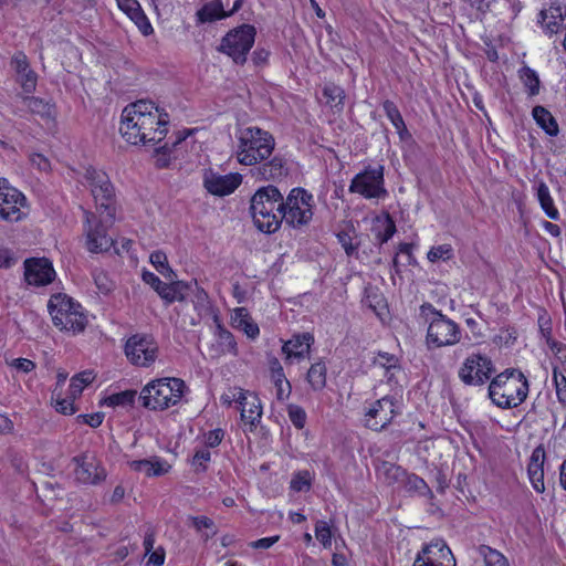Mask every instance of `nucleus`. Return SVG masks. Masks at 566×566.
I'll return each instance as SVG.
<instances>
[{
	"label": "nucleus",
	"instance_id": "nucleus-1",
	"mask_svg": "<svg viewBox=\"0 0 566 566\" xmlns=\"http://www.w3.org/2000/svg\"><path fill=\"white\" fill-rule=\"evenodd\" d=\"M85 181L96 203L98 216L85 211L86 248L92 253H103L115 247V240L108 229L115 221V189L108 175L101 169L88 166L84 174Z\"/></svg>",
	"mask_w": 566,
	"mask_h": 566
},
{
	"label": "nucleus",
	"instance_id": "nucleus-2",
	"mask_svg": "<svg viewBox=\"0 0 566 566\" xmlns=\"http://www.w3.org/2000/svg\"><path fill=\"white\" fill-rule=\"evenodd\" d=\"M284 197L274 186L262 187L251 198L250 210L254 224L265 233H274L281 227Z\"/></svg>",
	"mask_w": 566,
	"mask_h": 566
},
{
	"label": "nucleus",
	"instance_id": "nucleus-3",
	"mask_svg": "<svg viewBox=\"0 0 566 566\" xmlns=\"http://www.w3.org/2000/svg\"><path fill=\"white\" fill-rule=\"evenodd\" d=\"M48 311L53 325L64 333L81 334L88 324L85 308L65 293L52 294L48 302Z\"/></svg>",
	"mask_w": 566,
	"mask_h": 566
},
{
	"label": "nucleus",
	"instance_id": "nucleus-4",
	"mask_svg": "<svg viewBox=\"0 0 566 566\" xmlns=\"http://www.w3.org/2000/svg\"><path fill=\"white\" fill-rule=\"evenodd\" d=\"M528 395V381L517 369H506L495 376L489 386V397L497 407L511 409L520 406Z\"/></svg>",
	"mask_w": 566,
	"mask_h": 566
},
{
	"label": "nucleus",
	"instance_id": "nucleus-5",
	"mask_svg": "<svg viewBox=\"0 0 566 566\" xmlns=\"http://www.w3.org/2000/svg\"><path fill=\"white\" fill-rule=\"evenodd\" d=\"M237 138L235 158L244 166H255L268 159L275 147L273 136L255 126L240 129Z\"/></svg>",
	"mask_w": 566,
	"mask_h": 566
},
{
	"label": "nucleus",
	"instance_id": "nucleus-6",
	"mask_svg": "<svg viewBox=\"0 0 566 566\" xmlns=\"http://www.w3.org/2000/svg\"><path fill=\"white\" fill-rule=\"evenodd\" d=\"M167 281L168 282H164L153 272L144 270V283L149 285L166 305H169L174 302H184L188 296V292L192 291V287H195L197 292V303L195 305L196 310L200 311L207 308L208 294L202 289H200L197 283L192 285L191 283L178 281L176 279Z\"/></svg>",
	"mask_w": 566,
	"mask_h": 566
},
{
	"label": "nucleus",
	"instance_id": "nucleus-7",
	"mask_svg": "<svg viewBox=\"0 0 566 566\" xmlns=\"http://www.w3.org/2000/svg\"><path fill=\"white\" fill-rule=\"evenodd\" d=\"M186 390V384L179 378H161L144 386V407L164 410L177 405Z\"/></svg>",
	"mask_w": 566,
	"mask_h": 566
},
{
	"label": "nucleus",
	"instance_id": "nucleus-8",
	"mask_svg": "<svg viewBox=\"0 0 566 566\" xmlns=\"http://www.w3.org/2000/svg\"><path fill=\"white\" fill-rule=\"evenodd\" d=\"M421 315L429 321L427 342L434 347L451 346L460 340V328L455 322L437 311L431 304L420 307Z\"/></svg>",
	"mask_w": 566,
	"mask_h": 566
},
{
	"label": "nucleus",
	"instance_id": "nucleus-9",
	"mask_svg": "<svg viewBox=\"0 0 566 566\" xmlns=\"http://www.w3.org/2000/svg\"><path fill=\"white\" fill-rule=\"evenodd\" d=\"M314 197L303 188H293L284 199L281 223L284 221L294 229H302L313 219Z\"/></svg>",
	"mask_w": 566,
	"mask_h": 566
},
{
	"label": "nucleus",
	"instance_id": "nucleus-10",
	"mask_svg": "<svg viewBox=\"0 0 566 566\" xmlns=\"http://www.w3.org/2000/svg\"><path fill=\"white\" fill-rule=\"evenodd\" d=\"M256 30L253 25L242 24L230 30L221 40L218 51L230 56L234 63L244 64L247 55L254 44Z\"/></svg>",
	"mask_w": 566,
	"mask_h": 566
},
{
	"label": "nucleus",
	"instance_id": "nucleus-11",
	"mask_svg": "<svg viewBox=\"0 0 566 566\" xmlns=\"http://www.w3.org/2000/svg\"><path fill=\"white\" fill-rule=\"evenodd\" d=\"M29 214L27 197L12 187L8 179L0 178V219L6 222H19Z\"/></svg>",
	"mask_w": 566,
	"mask_h": 566
},
{
	"label": "nucleus",
	"instance_id": "nucleus-12",
	"mask_svg": "<svg viewBox=\"0 0 566 566\" xmlns=\"http://www.w3.org/2000/svg\"><path fill=\"white\" fill-rule=\"evenodd\" d=\"M350 193H357L365 199H384L388 192L385 188L384 166L375 168L367 167L364 171L357 174L350 181Z\"/></svg>",
	"mask_w": 566,
	"mask_h": 566
},
{
	"label": "nucleus",
	"instance_id": "nucleus-13",
	"mask_svg": "<svg viewBox=\"0 0 566 566\" xmlns=\"http://www.w3.org/2000/svg\"><path fill=\"white\" fill-rule=\"evenodd\" d=\"M170 117L165 108L144 99V144L160 142L168 133Z\"/></svg>",
	"mask_w": 566,
	"mask_h": 566
},
{
	"label": "nucleus",
	"instance_id": "nucleus-14",
	"mask_svg": "<svg viewBox=\"0 0 566 566\" xmlns=\"http://www.w3.org/2000/svg\"><path fill=\"white\" fill-rule=\"evenodd\" d=\"M495 373L492 360L481 354H472L467 357L459 369V378L469 386L485 384Z\"/></svg>",
	"mask_w": 566,
	"mask_h": 566
},
{
	"label": "nucleus",
	"instance_id": "nucleus-15",
	"mask_svg": "<svg viewBox=\"0 0 566 566\" xmlns=\"http://www.w3.org/2000/svg\"><path fill=\"white\" fill-rule=\"evenodd\" d=\"M398 413V400L394 396H385L373 402L366 410L365 426L371 430L381 431Z\"/></svg>",
	"mask_w": 566,
	"mask_h": 566
},
{
	"label": "nucleus",
	"instance_id": "nucleus-16",
	"mask_svg": "<svg viewBox=\"0 0 566 566\" xmlns=\"http://www.w3.org/2000/svg\"><path fill=\"white\" fill-rule=\"evenodd\" d=\"M119 134L132 146L142 143V99H137L124 107L119 122Z\"/></svg>",
	"mask_w": 566,
	"mask_h": 566
},
{
	"label": "nucleus",
	"instance_id": "nucleus-17",
	"mask_svg": "<svg viewBox=\"0 0 566 566\" xmlns=\"http://www.w3.org/2000/svg\"><path fill=\"white\" fill-rule=\"evenodd\" d=\"M24 281L32 286H46L51 284L55 277L56 272L52 261L49 258L32 256L23 262Z\"/></svg>",
	"mask_w": 566,
	"mask_h": 566
},
{
	"label": "nucleus",
	"instance_id": "nucleus-18",
	"mask_svg": "<svg viewBox=\"0 0 566 566\" xmlns=\"http://www.w3.org/2000/svg\"><path fill=\"white\" fill-rule=\"evenodd\" d=\"M451 549L442 539L432 541L418 553L412 566H455Z\"/></svg>",
	"mask_w": 566,
	"mask_h": 566
},
{
	"label": "nucleus",
	"instance_id": "nucleus-19",
	"mask_svg": "<svg viewBox=\"0 0 566 566\" xmlns=\"http://www.w3.org/2000/svg\"><path fill=\"white\" fill-rule=\"evenodd\" d=\"M74 461L76 463L74 473L77 482L95 485L106 479V471L95 457L83 454L75 457Z\"/></svg>",
	"mask_w": 566,
	"mask_h": 566
},
{
	"label": "nucleus",
	"instance_id": "nucleus-20",
	"mask_svg": "<svg viewBox=\"0 0 566 566\" xmlns=\"http://www.w3.org/2000/svg\"><path fill=\"white\" fill-rule=\"evenodd\" d=\"M11 66L17 74V82L25 94H32L38 84V74L31 69L24 52H15L11 57Z\"/></svg>",
	"mask_w": 566,
	"mask_h": 566
},
{
	"label": "nucleus",
	"instance_id": "nucleus-21",
	"mask_svg": "<svg viewBox=\"0 0 566 566\" xmlns=\"http://www.w3.org/2000/svg\"><path fill=\"white\" fill-rule=\"evenodd\" d=\"M239 399H241L239 401L241 419L245 424H249L250 430H252L255 428L256 423L260 422L262 417L260 399L256 395L249 391L240 392Z\"/></svg>",
	"mask_w": 566,
	"mask_h": 566
},
{
	"label": "nucleus",
	"instance_id": "nucleus-22",
	"mask_svg": "<svg viewBox=\"0 0 566 566\" xmlns=\"http://www.w3.org/2000/svg\"><path fill=\"white\" fill-rule=\"evenodd\" d=\"M237 343L233 335L218 323L216 328V340L208 347L207 352L211 359H217L226 354L235 353Z\"/></svg>",
	"mask_w": 566,
	"mask_h": 566
},
{
	"label": "nucleus",
	"instance_id": "nucleus-23",
	"mask_svg": "<svg viewBox=\"0 0 566 566\" xmlns=\"http://www.w3.org/2000/svg\"><path fill=\"white\" fill-rule=\"evenodd\" d=\"M545 449L543 446L536 447L531 455V460L527 467V473L532 486L538 493H543L545 491L544 483V461H545Z\"/></svg>",
	"mask_w": 566,
	"mask_h": 566
},
{
	"label": "nucleus",
	"instance_id": "nucleus-24",
	"mask_svg": "<svg viewBox=\"0 0 566 566\" xmlns=\"http://www.w3.org/2000/svg\"><path fill=\"white\" fill-rule=\"evenodd\" d=\"M241 184L238 175L211 176L206 178L205 186L207 190L216 196H227L232 193Z\"/></svg>",
	"mask_w": 566,
	"mask_h": 566
},
{
	"label": "nucleus",
	"instance_id": "nucleus-25",
	"mask_svg": "<svg viewBox=\"0 0 566 566\" xmlns=\"http://www.w3.org/2000/svg\"><path fill=\"white\" fill-rule=\"evenodd\" d=\"M566 8L555 1L548 9L542 10L539 13L541 23L548 34L557 33L564 25Z\"/></svg>",
	"mask_w": 566,
	"mask_h": 566
},
{
	"label": "nucleus",
	"instance_id": "nucleus-26",
	"mask_svg": "<svg viewBox=\"0 0 566 566\" xmlns=\"http://www.w3.org/2000/svg\"><path fill=\"white\" fill-rule=\"evenodd\" d=\"M313 343L314 336L312 334H298L283 345L282 352L286 355V358H302L310 353Z\"/></svg>",
	"mask_w": 566,
	"mask_h": 566
},
{
	"label": "nucleus",
	"instance_id": "nucleus-27",
	"mask_svg": "<svg viewBox=\"0 0 566 566\" xmlns=\"http://www.w3.org/2000/svg\"><path fill=\"white\" fill-rule=\"evenodd\" d=\"M271 378L276 388V398L279 400H285L291 395V385L286 379L283 367L277 358L270 360Z\"/></svg>",
	"mask_w": 566,
	"mask_h": 566
},
{
	"label": "nucleus",
	"instance_id": "nucleus-28",
	"mask_svg": "<svg viewBox=\"0 0 566 566\" xmlns=\"http://www.w3.org/2000/svg\"><path fill=\"white\" fill-rule=\"evenodd\" d=\"M373 233L380 244L387 242L396 232V224L392 218L385 213L382 216H377L373 220Z\"/></svg>",
	"mask_w": 566,
	"mask_h": 566
},
{
	"label": "nucleus",
	"instance_id": "nucleus-29",
	"mask_svg": "<svg viewBox=\"0 0 566 566\" xmlns=\"http://www.w3.org/2000/svg\"><path fill=\"white\" fill-rule=\"evenodd\" d=\"M137 390L135 389H126L119 392H113L105 396L101 400V406H106L111 408L122 407V408H130L134 406L136 401Z\"/></svg>",
	"mask_w": 566,
	"mask_h": 566
},
{
	"label": "nucleus",
	"instance_id": "nucleus-30",
	"mask_svg": "<svg viewBox=\"0 0 566 566\" xmlns=\"http://www.w3.org/2000/svg\"><path fill=\"white\" fill-rule=\"evenodd\" d=\"M76 400L77 399H73L70 392L63 396L62 390H53L51 395L52 406L56 412L63 416H73L77 412L78 409L75 406Z\"/></svg>",
	"mask_w": 566,
	"mask_h": 566
},
{
	"label": "nucleus",
	"instance_id": "nucleus-31",
	"mask_svg": "<svg viewBox=\"0 0 566 566\" xmlns=\"http://www.w3.org/2000/svg\"><path fill=\"white\" fill-rule=\"evenodd\" d=\"M382 108L386 113V116L396 128L400 139H408L410 137V134L396 104L392 101L387 99L382 103Z\"/></svg>",
	"mask_w": 566,
	"mask_h": 566
},
{
	"label": "nucleus",
	"instance_id": "nucleus-32",
	"mask_svg": "<svg viewBox=\"0 0 566 566\" xmlns=\"http://www.w3.org/2000/svg\"><path fill=\"white\" fill-rule=\"evenodd\" d=\"M532 115L536 124L544 129L549 136L558 134V125L554 116L545 107L537 105L533 108Z\"/></svg>",
	"mask_w": 566,
	"mask_h": 566
},
{
	"label": "nucleus",
	"instance_id": "nucleus-33",
	"mask_svg": "<svg viewBox=\"0 0 566 566\" xmlns=\"http://www.w3.org/2000/svg\"><path fill=\"white\" fill-rule=\"evenodd\" d=\"M95 379V374L93 370H83L81 373L75 374L69 385L67 392H70L73 399H78L83 390L91 385Z\"/></svg>",
	"mask_w": 566,
	"mask_h": 566
},
{
	"label": "nucleus",
	"instance_id": "nucleus-34",
	"mask_svg": "<svg viewBox=\"0 0 566 566\" xmlns=\"http://www.w3.org/2000/svg\"><path fill=\"white\" fill-rule=\"evenodd\" d=\"M536 196L546 216L552 220H557L559 218V212L555 208L549 189L544 181H539L537 184Z\"/></svg>",
	"mask_w": 566,
	"mask_h": 566
},
{
	"label": "nucleus",
	"instance_id": "nucleus-35",
	"mask_svg": "<svg viewBox=\"0 0 566 566\" xmlns=\"http://www.w3.org/2000/svg\"><path fill=\"white\" fill-rule=\"evenodd\" d=\"M259 175L263 179H279L286 175L285 163L281 157H273L270 161L264 163L258 168Z\"/></svg>",
	"mask_w": 566,
	"mask_h": 566
},
{
	"label": "nucleus",
	"instance_id": "nucleus-36",
	"mask_svg": "<svg viewBox=\"0 0 566 566\" xmlns=\"http://www.w3.org/2000/svg\"><path fill=\"white\" fill-rule=\"evenodd\" d=\"M154 538L147 536L144 538V558L147 557L145 566H163L166 558V551L163 546L154 548Z\"/></svg>",
	"mask_w": 566,
	"mask_h": 566
},
{
	"label": "nucleus",
	"instance_id": "nucleus-37",
	"mask_svg": "<svg viewBox=\"0 0 566 566\" xmlns=\"http://www.w3.org/2000/svg\"><path fill=\"white\" fill-rule=\"evenodd\" d=\"M198 19L200 22H212L228 17V12L224 11L221 1H211L206 3L198 12Z\"/></svg>",
	"mask_w": 566,
	"mask_h": 566
},
{
	"label": "nucleus",
	"instance_id": "nucleus-38",
	"mask_svg": "<svg viewBox=\"0 0 566 566\" xmlns=\"http://www.w3.org/2000/svg\"><path fill=\"white\" fill-rule=\"evenodd\" d=\"M327 367L323 361L313 364L307 371V381L313 390H323L326 386Z\"/></svg>",
	"mask_w": 566,
	"mask_h": 566
},
{
	"label": "nucleus",
	"instance_id": "nucleus-39",
	"mask_svg": "<svg viewBox=\"0 0 566 566\" xmlns=\"http://www.w3.org/2000/svg\"><path fill=\"white\" fill-rule=\"evenodd\" d=\"M149 263L165 280H171L177 277L175 271L169 265L166 253H164L163 251L153 252L149 255Z\"/></svg>",
	"mask_w": 566,
	"mask_h": 566
},
{
	"label": "nucleus",
	"instance_id": "nucleus-40",
	"mask_svg": "<svg viewBox=\"0 0 566 566\" xmlns=\"http://www.w3.org/2000/svg\"><path fill=\"white\" fill-rule=\"evenodd\" d=\"M323 96L326 98V104L335 107L338 111L343 109L345 92L342 87L334 83H327L323 87Z\"/></svg>",
	"mask_w": 566,
	"mask_h": 566
},
{
	"label": "nucleus",
	"instance_id": "nucleus-41",
	"mask_svg": "<svg viewBox=\"0 0 566 566\" xmlns=\"http://www.w3.org/2000/svg\"><path fill=\"white\" fill-rule=\"evenodd\" d=\"M117 7L120 11L142 30V7L137 0H116Z\"/></svg>",
	"mask_w": 566,
	"mask_h": 566
},
{
	"label": "nucleus",
	"instance_id": "nucleus-42",
	"mask_svg": "<svg viewBox=\"0 0 566 566\" xmlns=\"http://www.w3.org/2000/svg\"><path fill=\"white\" fill-rule=\"evenodd\" d=\"M124 352H125V355L127 357V359L136 365V366H139L142 365L140 363V353H142V335L139 334H135L133 336H130L127 340H126V344H125V347H124Z\"/></svg>",
	"mask_w": 566,
	"mask_h": 566
},
{
	"label": "nucleus",
	"instance_id": "nucleus-43",
	"mask_svg": "<svg viewBox=\"0 0 566 566\" xmlns=\"http://www.w3.org/2000/svg\"><path fill=\"white\" fill-rule=\"evenodd\" d=\"M480 554L484 558L485 566H509L504 555L489 546H481Z\"/></svg>",
	"mask_w": 566,
	"mask_h": 566
},
{
	"label": "nucleus",
	"instance_id": "nucleus-44",
	"mask_svg": "<svg viewBox=\"0 0 566 566\" xmlns=\"http://www.w3.org/2000/svg\"><path fill=\"white\" fill-rule=\"evenodd\" d=\"M92 275L95 285L101 293L107 294L113 291L115 284L106 271L102 269H95Z\"/></svg>",
	"mask_w": 566,
	"mask_h": 566
},
{
	"label": "nucleus",
	"instance_id": "nucleus-45",
	"mask_svg": "<svg viewBox=\"0 0 566 566\" xmlns=\"http://www.w3.org/2000/svg\"><path fill=\"white\" fill-rule=\"evenodd\" d=\"M170 464L167 461L157 458L151 460H144V469L149 476H160L170 470Z\"/></svg>",
	"mask_w": 566,
	"mask_h": 566
},
{
	"label": "nucleus",
	"instance_id": "nucleus-46",
	"mask_svg": "<svg viewBox=\"0 0 566 566\" xmlns=\"http://www.w3.org/2000/svg\"><path fill=\"white\" fill-rule=\"evenodd\" d=\"M23 103L34 114L43 116L50 113V104L41 97L27 94V96L23 97Z\"/></svg>",
	"mask_w": 566,
	"mask_h": 566
},
{
	"label": "nucleus",
	"instance_id": "nucleus-47",
	"mask_svg": "<svg viewBox=\"0 0 566 566\" xmlns=\"http://www.w3.org/2000/svg\"><path fill=\"white\" fill-rule=\"evenodd\" d=\"M172 148H170L167 144L164 146L156 148L153 154L154 165L158 169L168 168L171 163V153Z\"/></svg>",
	"mask_w": 566,
	"mask_h": 566
},
{
	"label": "nucleus",
	"instance_id": "nucleus-48",
	"mask_svg": "<svg viewBox=\"0 0 566 566\" xmlns=\"http://www.w3.org/2000/svg\"><path fill=\"white\" fill-rule=\"evenodd\" d=\"M354 233H355V229L353 227H350L348 230H343L337 233L338 242L345 250L346 254L349 256L353 255L354 253H356L357 249H358V244L353 242Z\"/></svg>",
	"mask_w": 566,
	"mask_h": 566
},
{
	"label": "nucleus",
	"instance_id": "nucleus-49",
	"mask_svg": "<svg viewBox=\"0 0 566 566\" xmlns=\"http://www.w3.org/2000/svg\"><path fill=\"white\" fill-rule=\"evenodd\" d=\"M312 485V475L310 471H298L291 480V489L296 492L308 491Z\"/></svg>",
	"mask_w": 566,
	"mask_h": 566
},
{
	"label": "nucleus",
	"instance_id": "nucleus-50",
	"mask_svg": "<svg viewBox=\"0 0 566 566\" xmlns=\"http://www.w3.org/2000/svg\"><path fill=\"white\" fill-rule=\"evenodd\" d=\"M521 78L524 85L530 90L531 95H536L539 92V78L535 71L525 66L521 70Z\"/></svg>",
	"mask_w": 566,
	"mask_h": 566
},
{
	"label": "nucleus",
	"instance_id": "nucleus-51",
	"mask_svg": "<svg viewBox=\"0 0 566 566\" xmlns=\"http://www.w3.org/2000/svg\"><path fill=\"white\" fill-rule=\"evenodd\" d=\"M373 363L375 367H379L384 371H392V369H398L399 359L388 353H378Z\"/></svg>",
	"mask_w": 566,
	"mask_h": 566
},
{
	"label": "nucleus",
	"instance_id": "nucleus-52",
	"mask_svg": "<svg viewBox=\"0 0 566 566\" xmlns=\"http://www.w3.org/2000/svg\"><path fill=\"white\" fill-rule=\"evenodd\" d=\"M553 381L558 402L566 408V377L558 371L557 367L553 369Z\"/></svg>",
	"mask_w": 566,
	"mask_h": 566
},
{
	"label": "nucleus",
	"instance_id": "nucleus-53",
	"mask_svg": "<svg viewBox=\"0 0 566 566\" xmlns=\"http://www.w3.org/2000/svg\"><path fill=\"white\" fill-rule=\"evenodd\" d=\"M315 536L325 548L331 547L333 533L329 525L325 521L316 522Z\"/></svg>",
	"mask_w": 566,
	"mask_h": 566
},
{
	"label": "nucleus",
	"instance_id": "nucleus-54",
	"mask_svg": "<svg viewBox=\"0 0 566 566\" xmlns=\"http://www.w3.org/2000/svg\"><path fill=\"white\" fill-rule=\"evenodd\" d=\"M105 415L102 411L77 415L75 420L78 424H86L91 428H98L104 421Z\"/></svg>",
	"mask_w": 566,
	"mask_h": 566
},
{
	"label": "nucleus",
	"instance_id": "nucleus-55",
	"mask_svg": "<svg viewBox=\"0 0 566 566\" xmlns=\"http://www.w3.org/2000/svg\"><path fill=\"white\" fill-rule=\"evenodd\" d=\"M453 255V250L450 244H441L432 247L428 252V260L430 262H437L439 260H449Z\"/></svg>",
	"mask_w": 566,
	"mask_h": 566
},
{
	"label": "nucleus",
	"instance_id": "nucleus-56",
	"mask_svg": "<svg viewBox=\"0 0 566 566\" xmlns=\"http://www.w3.org/2000/svg\"><path fill=\"white\" fill-rule=\"evenodd\" d=\"M384 475L388 483H395L398 481H402L403 479L407 478L408 474L400 467L392 463H386L384 465Z\"/></svg>",
	"mask_w": 566,
	"mask_h": 566
},
{
	"label": "nucleus",
	"instance_id": "nucleus-57",
	"mask_svg": "<svg viewBox=\"0 0 566 566\" xmlns=\"http://www.w3.org/2000/svg\"><path fill=\"white\" fill-rule=\"evenodd\" d=\"M287 413L291 422L297 428L303 429L306 422L305 410L297 405H290L287 407Z\"/></svg>",
	"mask_w": 566,
	"mask_h": 566
},
{
	"label": "nucleus",
	"instance_id": "nucleus-58",
	"mask_svg": "<svg viewBox=\"0 0 566 566\" xmlns=\"http://www.w3.org/2000/svg\"><path fill=\"white\" fill-rule=\"evenodd\" d=\"M158 346L151 336L144 335V367L155 361L157 357Z\"/></svg>",
	"mask_w": 566,
	"mask_h": 566
},
{
	"label": "nucleus",
	"instance_id": "nucleus-59",
	"mask_svg": "<svg viewBox=\"0 0 566 566\" xmlns=\"http://www.w3.org/2000/svg\"><path fill=\"white\" fill-rule=\"evenodd\" d=\"M406 480L407 485L410 490H415L416 492L422 495H432L430 488L427 485L426 481L422 478L416 474H410L407 475Z\"/></svg>",
	"mask_w": 566,
	"mask_h": 566
},
{
	"label": "nucleus",
	"instance_id": "nucleus-60",
	"mask_svg": "<svg viewBox=\"0 0 566 566\" xmlns=\"http://www.w3.org/2000/svg\"><path fill=\"white\" fill-rule=\"evenodd\" d=\"M7 365L14 368L17 371L29 374L36 367L35 363L29 358H13L11 360L6 359Z\"/></svg>",
	"mask_w": 566,
	"mask_h": 566
},
{
	"label": "nucleus",
	"instance_id": "nucleus-61",
	"mask_svg": "<svg viewBox=\"0 0 566 566\" xmlns=\"http://www.w3.org/2000/svg\"><path fill=\"white\" fill-rule=\"evenodd\" d=\"M133 244H134L133 240H130V239H122L120 247H116L115 245L114 248H115V252L119 256H124L126 254L129 258L132 266H137L138 258L135 254L132 253Z\"/></svg>",
	"mask_w": 566,
	"mask_h": 566
},
{
	"label": "nucleus",
	"instance_id": "nucleus-62",
	"mask_svg": "<svg viewBox=\"0 0 566 566\" xmlns=\"http://www.w3.org/2000/svg\"><path fill=\"white\" fill-rule=\"evenodd\" d=\"M15 262L17 259L13 251L0 244V269H10Z\"/></svg>",
	"mask_w": 566,
	"mask_h": 566
},
{
	"label": "nucleus",
	"instance_id": "nucleus-63",
	"mask_svg": "<svg viewBox=\"0 0 566 566\" xmlns=\"http://www.w3.org/2000/svg\"><path fill=\"white\" fill-rule=\"evenodd\" d=\"M211 459V453L207 449L198 450L192 459V465L196 467L197 470H206L207 463Z\"/></svg>",
	"mask_w": 566,
	"mask_h": 566
},
{
	"label": "nucleus",
	"instance_id": "nucleus-64",
	"mask_svg": "<svg viewBox=\"0 0 566 566\" xmlns=\"http://www.w3.org/2000/svg\"><path fill=\"white\" fill-rule=\"evenodd\" d=\"M30 161L33 166H35L41 171H46L50 169V161L49 159L39 153H34L30 156Z\"/></svg>",
	"mask_w": 566,
	"mask_h": 566
}]
</instances>
